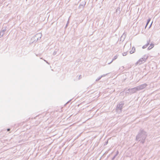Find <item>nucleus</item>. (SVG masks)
<instances>
[{
	"label": "nucleus",
	"mask_w": 160,
	"mask_h": 160,
	"mask_svg": "<svg viewBox=\"0 0 160 160\" xmlns=\"http://www.w3.org/2000/svg\"><path fill=\"white\" fill-rule=\"evenodd\" d=\"M147 137V132L143 130H141L136 136V140L144 143Z\"/></svg>",
	"instance_id": "1"
},
{
	"label": "nucleus",
	"mask_w": 160,
	"mask_h": 160,
	"mask_svg": "<svg viewBox=\"0 0 160 160\" xmlns=\"http://www.w3.org/2000/svg\"><path fill=\"white\" fill-rule=\"evenodd\" d=\"M138 91L137 87L128 89L126 90L127 93H130V94L136 92L137 91Z\"/></svg>",
	"instance_id": "2"
},
{
	"label": "nucleus",
	"mask_w": 160,
	"mask_h": 160,
	"mask_svg": "<svg viewBox=\"0 0 160 160\" xmlns=\"http://www.w3.org/2000/svg\"><path fill=\"white\" fill-rule=\"evenodd\" d=\"M123 105V103L121 102L119 103L117 106L116 111L117 112H121Z\"/></svg>",
	"instance_id": "3"
},
{
	"label": "nucleus",
	"mask_w": 160,
	"mask_h": 160,
	"mask_svg": "<svg viewBox=\"0 0 160 160\" xmlns=\"http://www.w3.org/2000/svg\"><path fill=\"white\" fill-rule=\"evenodd\" d=\"M148 86V85L146 83H144L143 84L140 85L137 87V88H138V91L141 90L144 88H146L147 86Z\"/></svg>",
	"instance_id": "4"
},
{
	"label": "nucleus",
	"mask_w": 160,
	"mask_h": 160,
	"mask_svg": "<svg viewBox=\"0 0 160 160\" xmlns=\"http://www.w3.org/2000/svg\"><path fill=\"white\" fill-rule=\"evenodd\" d=\"M6 30L7 29L6 27L2 28L1 31L0 32V36H1V37H3Z\"/></svg>",
	"instance_id": "5"
},
{
	"label": "nucleus",
	"mask_w": 160,
	"mask_h": 160,
	"mask_svg": "<svg viewBox=\"0 0 160 160\" xmlns=\"http://www.w3.org/2000/svg\"><path fill=\"white\" fill-rule=\"evenodd\" d=\"M37 38H38V39L39 40L42 36V34L41 33H38L36 34L35 35Z\"/></svg>",
	"instance_id": "6"
},
{
	"label": "nucleus",
	"mask_w": 160,
	"mask_h": 160,
	"mask_svg": "<svg viewBox=\"0 0 160 160\" xmlns=\"http://www.w3.org/2000/svg\"><path fill=\"white\" fill-rule=\"evenodd\" d=\"M31 40L33 42H36L38 40V38H37L36 36L35 35L32 38Z\"/></svg>",
	"instance_id": "7"
},
{
	"label": "nucleus",
	"mask_w": 160,
	"mask_h": 160,
	"mask_svg": "<svg viewBox=\"0 0 160 160\" xmlns=\"http://www.w3.org/2000/svg\"><path fill=\"white\" fill-rule=\"evenodd\" d=\"M121 10L120 9V7H118L116 10V12L118 14H119L121 12Z\"/></svg>",
	"instance_id": "8"
},
{
	"label": "nucleus",
	"mask_w": 160,
	"mask_h": 160,
	"mask_svg": "<svg viewBox=\"0 0 160 160\" xmlns=\"http://www.w3.org/2000/svg\"><path fill=\"white\" fill-rule=\"evenodd\" d=\"M150 42V40H149L148 41H147V43L144 45L143 46L142 48L143 49L146 48L148 46L149 44V43Z\"/></svg>",
	"instance_id": "9"
},
{
	"label": "nucleus",
	"mask_w": 160,
	"mask_h": 160,
	"mask_svg": "<svg viewBox=\"0 0 160 160\" xmlns=\"http://www.w3.org/2000/svg\"><path fill=\"white\" fill-rule=\"evenodd\" d=\"M126 37V34H125L124 33L121 36L120 38V41H123L125 39Z\"/></svg>",
	"instance_id": "10"
},
{
	"label": "nucleus",
	"mask_w": 160,
	"mask_h": 160,
	"mask_svg": "<svg viewBox=\"0 0 160 160\" xmlns=\"http://www.w3.org/2000/svg\"><path fill=\"white\" fill-rule=\"evenodd\" d=\"M143 62L142 61V59H140L136 63V65H138V64H139V65H140V64H142V63H143Z\"/></svg>",
	"instance_id": "11"
},
{
	"label": "nucleus",
	"mask_w": 160,
	"mask_h": 160,
	"mask_svg": "<svg viewBox=\"0 0 160 160\" xmlns=\"http://www.w3.org/2000/svg\"><path fill=\"white\" fill-rule=\"evenodd\" d=\"M118 56L117 55H116L115 56H114L113 57V58L112 59V61L108 63V64H111L113 62V61L116 59L118 58Z\"/></svg>",
	"instance_id": "12"
},
{
	"label": "nucleus",
	"mask_w": 160,
	"mask_h": 160,
	"mask_svg": "<svg viewBox=\"0 0 160 160\" xmlns=\"http://www.w3.org/2000/svg\"><path fill=\"white\" fill-rule=\"evenodd\" d=\"M135 51V48L134 47H133L132 50L130 51V54H132Z\"/></svg>",
	"instance_id": "13"
},
{
	"label": "nucleus",
	"mask_w": 160,
	"mask_h": 160,
	"mask_svg": "<svg viewBox=\"0 0 160 160\" xmlns=\"http://www.w3.org/2000/svg\"><path fill=\"white\" fill-rule=\"evenodd\" d=\"M153 47L154 44L152 43H151L150 44V46L148 48V50H150L152 48H153Z\"/></svg>",
	"instance_id": "14"
},
{
	"label": "nucleus",
	"mask_w": 160,
	"mask_h": 160,
	"mask_svg": "<svg viewBox=\"0 0 160 160\" xmlns=\"http://www.w3.org/2000/svg\"><path fill=\"white\" fill-rule=\"evenodd\" d=\"M118 153H119V152L118 151H117V152H116V154L112 158V160H113L115 159V158L116 156L118 154Z\"/></svg>",
	"instance_id": "15"
},
{
	"label": "nucleus",
	"mask_w": 160,
	"mask_h": 160,
	"mask_svg": "<svg viewBox=\"0 0 160 160\" xmlns=\"http://www.w3.org/2000/svg\"><path fill=\"white\" fill-rule=\"evenodd\" d=\"M150 18H149L148 19V20H147V23L146 25V26H145V28H146L147 26L148 25V23L150 21Z\"/></svg>",
	"instance_id": "16"
},
{
	"label": "nucleus",
	"mask_w": 160,
	"mask_h": 160,
	"mask_svg": "<svg viewBox=\"0 0 160 160\" xmlns=\"http://www.w3.org/2000/svg\"><path fill=\"white\" fill-rule=\"evenodd\" d=\"M147 57L146 58H145L144 57H142V58H140L141 59H142V61H143V62H145L146 60L147 59Z\"/></svg>",
	"instance_id": "17"
},
{
	"label": "nucleus",
	"mask_w": 160,
	"mask_h": 160,
	"mask_svg": "<svg viewBox=\"0 0 160 160\" xmlns=\"http://www.w3.org/2000/svg\"><path fill=\"white\" fill-rule=\"evenodd\" d=\"M69 18H70V17L68 18V19L67 22V23L66 24V26L65 27V28H67V26H68V25L69 23Z\"/></svg>",
	"instance_id": "18"
},
{
	"label": "nucleus",
	"mask_w": 160,
	"mask_h": 160,
	"mask_svg": "<svg viewBox=\"0 0 160 160\" xmlns=\"http://www.w3.org/2000/svg\"><path fill=\"white\" fill-rule=\"evenodd\" d=\"M103 76H102L101 77L98 78L96 80V81H99L100 79L102 77H103Z\"/></svg>",
	"instance_id": "19"
},
{
	"label": "nucleus",
	"mask_w": 160,
	"mask_h": 160,
	"mask_svg": "<svg viewBox=\"0 0 160 160\" xmlns=\"http://www.w3.org/2000/svg\"><path fill=\"white\" fill-rule=\"evenodd\" d=\"M85 4H86V3H85L84 4V5L80 4L79 5V7H82V8H83L84 6V5H85Z\"/></svg>",
	"instance_id": "20"
},
{
	"label": "nucleus",
	"mask_w": 160,
	"mask_h": 160,
	"mask_svg": "<svg viewBox=\"0 0 160 160\" xmlns=\"http://www.w3.org/2000/svg\"><path fill=\"white\" fill-rule=\"evenodd\" d=\"M127 52H123V53H122V55L123 56H126L127 55Z\"/></svg>",
	"instance_id": "21"
},
{
	"label": "nucleus",
	"mask_w": 160,
	"mask_h": 160,
	"mask_svg": "<svg viewBox=\"0 0 160 160\" xmlns=\"http://www.w3.org/2000/svg\"><path fill=\"white\" fill-rule=\"evenodd\" d=\"M56 53H57L56 51H54V52L53 53V55H55L56 54Z\"/></svg>",
	"instance_id": "22"
},
{
	"label": "nucleus",
	"mask_w": 160,
	"mask_h": 160,
	"mask_svg": "<svg viewBox=\"0 0 160 160\" xmlns=\"http://www.w3.org/2000/svg\"><path fill=\"white\" fill-rule=\"evenodd\" d=\"M81 78V75H80L78 77V79L79 80Z\"/></svg>",
	"instance_id": "23"
},
{
	"label": "nucleus",
	"mask_w": 160,
	"mask_h": 160,
	"mask_svg": "<svg viewBox=\"0 0 160 160\" xmlns=\"http://www.w3.org/2000/svg\"><path fill=\"white\" fill-rule=\"evenodd\" d=\"M44 61H45L46 62V63H48V64H49V63H48V62L47 61H46V60H44Z\"/></svg>",
	"instance_id": "24"
},
{
	"label": "nucleus",
	"mask_w": 160,
	"mask_h": 160,
	"mask_svg": "<svg viewBox=\"0 0 160 160\" xmlns=\"http://www.w3.org/2000/svg\"><path fill=\"white\" fill-rule=\"evenodd\" d=\"M10 130V128H8L7 130V131H9Z\"/></svg>",
	"instance_id": "25"
},
{
	"label": "nucleus",
	"mask_w": 160,
	"mask_h": 160,
	"mask_svg": "<svg viewBox=\"0 0 160 160\" xmlns=\"http://www.w3.org/2000/svg\"><path fill=\"white\" fill-rule=\"evenodd\" d=\"M108 143V141H107V142H106V143H105L106 144H106Z\"/></svg>",
	"instance_id": "26"
},
{
	"label": "nucleus",
	"mask_w": 160,
	"mask_h": 160,
	"mask_svg": "<svg viewBox=\"0 0 160 160\" xmlns=\"http://www.w3.org/2000/svg\"><path fill=\"white\" fill-rule=\"evenodd\" d=\"M151 25H150V26H149V28H150V27H151Z\"/></svg>",
	"instance_id": "27"
},
{
	"label": "nucleus",
	"mask_w": 160,
	"mask_h": 160,
	"mask_svg": "<svg viewBox=\"0 0 160 160\" xmlns=\"http://www.w3.org/2000/svg\"><path fill=\"white\" fill-rule=\"evenodd\" d=\"M102 76H103V77H104V76H105V75H103Z\"/></svg>",
	"instance_id": "28"
}]
</instances>
